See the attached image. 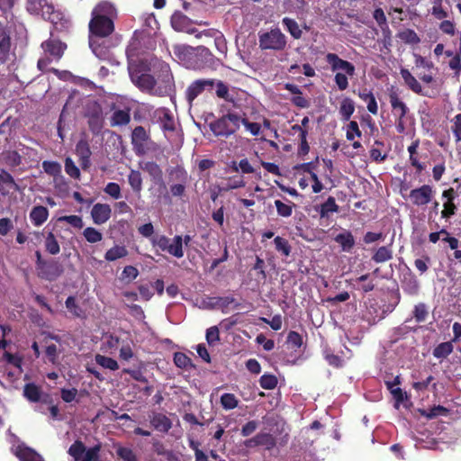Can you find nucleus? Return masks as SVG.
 <instances>
[{"label":"nucleus","instance_id":"obj_15","mask_svg":"<svg viewBox=\"0 0 461 461\" xmlns=\"http://www.w3.org/2000/svg\"><path fill=\"white\" fill-rule=\"evenodd\" d=\"M171 26L176 32L194 33L196 30L191 27V20L180 11H176L170 19Z\"/></svg>","mask_w":461,"mask_h":461},{"label":"nucleus","instance_id":"obj_63","mask_svg":"<svg viewBox=\"0 0 461 461\" xmlns=\"http://www.w3.org/2000/svg\"><path fill=\"white\" fill-rule=\"evenodd\" d=\"M448 67L454 71L456 77H459L461 74V54L456 52L455 56L449 60Z\"/></svg>","mask_w":461,"mask_h":461},{"label":"nucleus","instance_id":"obj_8","mask_svg":"<svg viewBox=\"0 0 461 461\" xmlns=\"http://www.w3.org/2000/svg\"><path fill=\"white\" fill-rule=\"evenodd\" d=\"M153 247H158L160 250L181 258L184 257V249H182V236L176 235L171 243V240L165 235H157L150 240Z\"/></svg>","mask_w":461,"mask_h":461},{"label":"nucleus","instance_id":"obj_48","mask_svg":"<svg viewBox=\"0 0 461 461\" xmlns=\"http://www.w3.org/2000/svg\"><path fill=\"white\" fill-rule=\"evenodd\" d=\"M259 384L263 389L272 390L277 385V378L274 375L264 374L259 379Z\"/></svg>","mask_w":461,"mask_h":461},{"label":"nucleus","instance_id":"obj_34","mask_svg":"<svg viewBox=\"0 0 461 461\" xmlns=\"http://www.w3.org/2000/svg\"><path fill=\"white\" fill-rule=\"evenodd\" d=\"M128 255V250L124 246H114L105 252L104 258L107 261H115Z\"/></svg>","mask_w":461,"mask_h":461},{"label":"nucleus","instance_id":"obj_35","mask_svg":"<svg viewBox=\"0 0 461 461\" xmlns=\"http://www.w3.org/2000/svg\"><path fill=\"white\" fill-rule=\"evenodd\" d=\"M41 389L33 383L26 384L23 388V395L30 402H38L41 400Z\"/></svg>","mask_w":461,"mask_h":461},{"label":"nucleus","instance_id":"obj_47","mask_svg":"<svg viewBox=\"0 0 461 461\" xmlns=\"http://www.w3.org/2000/svg\"><path fill=\"white\" fill-rule=\"evenodd\" d=\"M231 169L234 172H239L240 170L243 174H251L254 173L255 169L248 160V158L241 159L239 164H237L235 161L232 162Z\"/></svg>","mask_w":461,"mask_h":461},{"label":"nucleus","instance_id":"obj_5","mask_svg":"<svg viewBox=\"0 0 461 461\" xmlns=\"http://www.w3.org/2000/svg\"><path fill=\"white\" fill-rule=\"evenodd\" d=\"M287 45V38L279 28L258 32V46L261 50L283 51Z\"/></svg>","mask_w":461,"mask_h":461},{"label":"nucleus","instance_id":"obj_61","mask_svg":"<svg viewBox=\"0 0 461 461\" xmlns=\"http://www.w3.org/2000/svg\"><path fill=\"white\" fill-rule=\"evenodd\" d=\"M451 131L456 142L461 141V113L456 114L452 120Z\"/></svg>","mask_w":461,"mask_h":461},{"label":"nucleus","instance_id":"obj_62","mask_svg":"<svg viewBox=\"0 0 461 461\" xmlns=\"http://www.w3.org/2000/svg\"><path fill=\"white\" fill-rule=\"evenodd\" d=\"M362 133L359 130L358 123L356 121H350L348 124L346 137L348 140H353L355 136L361 137Z\"/></svg>","mask_w":461,"mask_h":461},{"label":"nucleus","instance_id":"obj_49","mask_svg":"<svg viewBox=\"0 0 461 461\" xmlns=\"http://www.w3.org/2000/svg\"><path fill=\"white\" fill-rule=\"evenodd\" d=\"M116 455L123 461H139L133 450L127 447H119L116 449Z\"/></svg>","mask_w":461,"mask_h":461},{"label":"nucleus","instance_id":"obj_53","mask_svg":"<svg viewBox=\"0 0 461 461\" xmlns=\"http://www.w3.org/2000/svg\"><path fill=\"white\" fill-rule=\"evenodd\" d=\"M22 156L16 150H11L5 155V164L11 167H18L22 164Z\"/></svg>","mask_w":461,"mask_h":461},{"label":"nucleus","instance_id":"obj_29","mask_svg":"<svg viewBox=\"0 0 461 461\" xmlns=\"http://www.w3.org/2000/svg\"><path fill=\"white\" fill-rule=\"evenodd\" d=\"M339 210V205L333 196H329L328 199L321 204L319 213L321 218H328L330 213L338 212Z\"/></svg>","mask_w":461,"mask_h":461},{"label":"nucleus","instance_id":"obj_43","mask_svg":"<svg viewBox=\"0 0 461 461\" xmlns=\"http://www.w3.org/2000/svg\"><path fill=\"white\" fill-rule=\"evenodd\" d=\"M402 288L405 293L411 295H416L420 290V284L415 276H411L409 279L402 282Z\"/></svg>","mask_w":461,"mask_h":461},{"label":"nucleus","instance_id":"obj_14","mask_svg":"<svg viewBox=\"0 0 461 461\" xmlns=\"http://www.w3.org/2000/svg\"><path fill=\"white\" fill-rule=\"evenodd\" d=\"M325 60L330 66V68L333 72L343 70L349 77H353L355 75V66L351 62L340 59L335 53H327L325 56Z\"/></svg>","mask_w":461,"mask_h":461},{"label":"nucleus","instance_id":"obj_12","mask_svg":"<svg viewBox=\"0 0 461 461\" xmlns=\"http://www.w3.org/2000/svg\"><path fill=\"white\" fill-rule=\"evenodd\" d=\"M215 86V80L210 78H201L193 81L185 90V99L192 104L195 98L204 91L212 92Z\"/></svg>","mask_w":461,"mask_h":461},{"label":"nucleus","instance_id":"obj_22","mask_svg":"<svg viewBox=\"0 0 461 461\" xmlns=\"http://www.w3.org/2000/svg\"><path fill=\"white\" fill-rule=\"evenodd\" d=\"M49 217V210L42 205L34 206L30 212V219L34 226L42 225Z\"/></svg>","mask_w":461,"mask_h":461},{"label":"nucleus","instance_id":"obj_54","mask_svg":"<svg viewBox=\"0 0 461 461\" xmlns=\"http://www.w3.org/2000/svg\"><path fill=\"white\" fill-rule=\"evenodd\" d=\"M65 171L70 177H72L74 179L80 178V176H81L80 170L76 166V164L74 163L72 158L69 157L66 158V159H65Z\"/></svg>","mask_w":461,"mask_h":461},{"label":"nucleus","instance_id":"obj_50","mask_svg":"<svg viewBox=\"0 0 461 461\" xmlns=\"http://www.w3.org/2000/svg\"><path fill=\"white\" fill-rule=\"evenodd\" d=\"M0 184L12 187L14 191H19L20 186L15 182L13 176L5 169H0Z\"/></svg>","mask_w":461,"mask_h":461},{"label":"nucleus","instance_id":"obj_21","mask_svg":"<svg viewBox=\"0 0 461 461\" xmlns=\"http://www.w3.org/2000/svg\"><path fill=\"white\" fill-rule=\"evenodd\" d=\"M400 73L405 85L408 86L410 90H411L413 93L417 95H425L421 85L415 78V77L412 76L409 69L402 68Z\"/></svg>","mask_w":461,"mask_h":461},{"label":"nucleus","instance_id":"obj_6","mask_svg":"<svg viewBox=\"0 0 461 461\" xmlns=\"http://www.w3.org/2000/svg\"><path fill=\"white\" fill-rule=\"evenodd\" d=\"M35 257L37 275L41 279L55 281L62 275L64 270L59 262L55 259H43L40 250L35 251Z\"/></svg>","mask_w":461,"mask_h":461},{"label":"nucleus","instance_id":"obj_2","mask_svg":"<svg viewBox=\"0 0 461 461\" xmlns=\"http://www.w3.org/2000/svg\"><path fill=\"white\" fill-rule=\"evenodd\" d=\"M280 438H276L273 434L268 432H259L256 436L246 439L244 441V446L248 448H254L258 447H264L266 450H272L276 445L281 447L285 446L290 438L289 433H284V425L280 429H277Z\"/></svg>","mask_w":461,"mask_h":461},{"label":"nucleus","instance_id":"obj_27","mask_svg":"<svg viewBox=\"0 0 461 461\" xmlns=\"http://www.w3.org/2000/svg\"><path fill=\"white\" fill-rule=\"evenodd\" d=\"M287 203H284L281 200L275 201V206L276 208L277 215L283 218H288L293 214L294 208L296 207V204L285 199Z\"/></svg>","mask_w":461,"mask_h":461},{"label":"nucleus","instance_id":"obj_1","mask_svg":"<svg viewBox=\"0 0 461 461\" xmlns=\"http://www.w3.org/2000/svg\"><path fill=\"white\" fill-rule=\"evenodd\" d=\"M116 18L117 9L112 2L107 0L98 2L91 12L88 23L89 46L97 57L104 54L98 40L106 38L114 32Z\"/></svg>","mask_w":461,"mask_h":461},{"label":"nucleus","instance_id":"obj_26","mask_svg":"<svg viewBox=\"0 0 461 461\" xmlns=\"http://www.w3.org/2000/svg\"><path fill=\"white\" fill-rule=\"evenodd\" d=\"M393 258V249L392 243L386 246L379 247L374 255L372 256V260L375 263H384Z\"/></svg>","mask_w":461,"mask_h":461},{"label":"nucleus","instance_id":"obj_19","mask_svg":"<svg viewBox=\"0 0 461 461\" xmlns=\"http://www.w3.org/2000/svg\"><path fill=\"white\" fill-rule=\"evenodd\" d=\"M175 173L176 174V178L181 180L183 184H175L170 186V192L173 196L181 197L184 195L185 192V182L187 180V172L182 167H176L175 168Z\"/></svg>","mask_w":461,"mask_h":461},{"label":"nucleus","instance_id":"obj_58","mask_svg":"<svg viewBox=\"0 0 461 461\" xmlns=\"http://www.w3.org/2000/svg\"><path fill=\"white\" fill-rule=\"evenodd\" d=\"M246 182L244 181L242 176H231L228 179V184L226 186L220 188V191H229L231 189H237L240 187H244Z\"/></svg>","mask_w":461,"mask_h":461},{"label":"nucleus","instance_id":"obj_17","mask_svg":"<svg viewBox=\"0 0 461 461\" xmlns=\"http://www.w3.org/2000/svg\"><path fill=\"white\" fill-rule=\"evenodd\" d=\"M27 10L31 14H41L45 20L55 11L53 5L47 0H28Z\"/></svg>","mask_w":461,"mask_h":461},{"label":"nucleus","instance_id":"obj_13","mask_svg":"<svg viewBox=\"0 0 461 461\" xmlns=\"http://www.w3.org/2000/svg\"><path fill=\"white\" fill-rule=\"evenodd\" d=\"M434 196V190L429 185H423L410 192L409 198L415 206H424L429 203Z\"/></svg>","mask_w":461,"mask_h":461},{"label":"nucleus","instance_id":"obj_55","mask_svg":"<svg viewBox=\"0 0 461 461\" xmlns=\"http://www.w3.org/2000/svg\"><path fill=\"white\" fill-rule=\"evenodd\" d=\"M457 206L455 201H445L443 203V210L441 211V218L449 219L456 213Z\"/></svg>","mask_w":461,"mask_h":461},{"label":"nucleus","instance_id":"obj_10","mask_svg":"<svg viewBox=\"0 0 461 461\" xmlns=\"http://www.w3.org/2000/svg\"><path fill=\"white\" fill-rule=\"evenodd\" d=\"M155 67L158 68V85L157 86L158 96H167L174 90L175 83L170 67L164 61H158Z\"/></svg>","mask_w":461,"mask_h":461},{"label":"nucleus","instance_id":"obj_30","mask_svg":"<svg viewBox=\"0 0 461 461\" xmlns=\"http://www.w3.org/2000/svg\"><path fill=\"white\" fill-rule=\"evenodd\" d=\"M131 114L126 110H116L111 117V126H123L130 122Z\"/></svg>","mask_w":461,"mask_h":461},{"label":"nucleus","instance_id":"obj_16","mask_svg":"<svg viewBox=\"0 0 461 461\" xmlns=\"http://www.w3.org/2000/svg\"><path fill=\"white\" fill-rule=\"evenodd\" d=\"M149 139L143 126H137L133 129L131 133V144L133 149L138 155L144 154L146 151V142Z\"/></svg>","mask_w":461,"mask_h":461},{"label":"nucleus","instance_id":"obj_36","mask_svg":"<svg viewBox=\"0 0 461 461\" xmlns=\"http://www.w3.org/2000/svg\"><path fill=\"white\" fill-rule=\"evenodd\" d=\"M275 249L277 252L281 253L282 256L288 257L291 254V245L289 241L280 236H276L274 239Z\"/></svg>","mask_w":461,"mask_h":461},{"label":"nucleus","instance_id":"obj_57","mask_svg":"<svg viewBox=\"0 0 461 461\" xmlns=\"http://www.w3.org/2000/svg\"><path fill=\"white\" fill-rule=\"evenodd\" d=\"M216 95L219 98L224 99L225 101H232V98L229 93V87L221 80H215Z\"/></svg>","mask_w":461,"mask_h":461},{"label":"nucleus","instance_id":"obj_59","mask_svg":"<svg viewBox=\"0 0 461 461\" xmlns=\"http://www.w3.org/2000/svg\"><path fill=\"white\" fill-rule=\"evenodd\" d=\"M57 221H66V222H68V224H70L71 226H73L74 228H77V229H82L83 226H84V222H83L82 217H80L78 215L60 216V217L58 218Z\"/></svg>","mask_w":461,"mask_h":461},{"label":"nucleus","instance_id":"obj_20","mask_svg":"<svg viewBox=\"0 0 461 461\" xmlns=\"http://www.w3.org/2000/svg\"><path fill=\"white\" fill-rule=\"evenodd\" d=\"M389 100L394 115L397 116V118H404L409 112V108L406 104L400 99L398 94L392 91L389 94Z\"/></svg>","mask_w":461,"mask_h":461},{"label":"nucleus","instance_id":"obj_24","mask_svg":"<svg viewBox=\"0 0 461 461\" xmlns=\"http://www.w3.org/2000/svg\"><path fill=\"white\" fill-rule=\"evenodd\" d=\"M41 234L44 235L45 250L50 255H58L60 252V246L53 230Z\"/></svg>","mask_w":461,"mask_h":461},{"label":"nucleus","instance_id":"obj_33","mask_svg":"<svg viewBox=\"0 0 461 461\" xmlns=\"http://www.w3.org/2000/svg\"><path fill=\"white\" fill-rule=\"evenodd\" d=\"M355 112V104L354 102L348 98L346 97L342 100L339 107V114L341 116V119L343 121H348Z\"/></svg>","mask_w":461,"mask_h":461},{"label":"nucleus","instance_id":"obj_38","mask_svg":"<svg viewBox=\"0 0 461 461\" xmlns=\"http://www.w3.org/2000/svg\"><path fill=\"white\" fill-rule=\"evenodd\" d=\"M128 182L135 193H140L142 189V177L139 170H131L128 176Z\"/></svg>","mask_w":461,"mask_h":461},{"label":"nucleus","instance_id":"obj_60","mask_svg":"<svg viewBox=\"0 0 461 461\" xmlns=\"http://www.w3.org/2000/svg\"><path fill=\"white\" fill-rule=\"evenodd\" d=\"M76 153L78 156V158L91 157L92 152L87 140H80L77 141L76 145Z\"/></svg>","mask_w":461,"mask_h":461},{"label":"nucleus","instance_id":"obj_52","mask_svg":"<svg viewBox=\"0 0 461 461\" xmlns=\"http://www.w3.org/2000/svg\"><path fill=\"white\" fill-rule=\"evenodd\" d=\"M67 309L75 316L77 318H80L83 316L84 312L80 308V306L77 303L76 298L74 296H68L65 302Z\"/></svg>","mask_w":461,"mask_h":461},{"label":"nucleus","instance_id":"obj_45","mask_svg":"<svg viewBox=\"0 0 461 461\" xmlns=\"http://www.w3.org/2000/svg\"><path fill=\"white\" fill-rule=\"evenodd\" d=\"M144 169L155 181L162 180L163 172L156 162H147Z\"/></svg>","mask_w":461,"mask_h":461},{"label":"nucleus","instance_id":"obj_44","mask_svg":"<svg viewBox=\"0 0 461 461\" xmlns=\"http://www.w3.org/2000/svg\"><path fill=\"white\" fill-rule=\"evenodd\" d=\"M221 404L224 410H233L238 407L239 400L233 393H226L221 396Z\"/></svg>","mask_w":461,"mask_h":461},{"label":"nucleus","instance_id":"obj_4","mask_svg":"<svg viewBox=\"0 0 461 461\" xmlns=\"http://www.w3.org/2000/svg\"><path fill=\"white\" fill-rule=\"evenodd\" d=\"M41 47L47 56L39 59L37 67L41 71H45L51 60L59 61L63 57L67 44L59 39L50 38L44 41Z\"/></svg>","mask_w":461,"mask_h":461},{"label":"nucleus","instance_id":"obj_31","mask_svg":"<svg viewBox=\"0 0 461 461\" xmlns=\"http://www.w3.org/2000/svg\"><path fill=\"white\" fill-rule=\"evenodd\" d=\"M282 23L294 39L298 40L302 38L303 32L295 20L289 17H284Z\"/></svg>","mask_w":461,"mask_h":461},{"label":"nucleus","instance_id":"obj_42","mask_svg":"<svg viewBox=\"0 0 461 461\" xmlns=\"http://www.w3.org/2000/svg\"><path fill=\"white\" fill-rule=\"evenodd\" d=\"M448 410L441 405L434 406L429 410H422L420 411V413L422 416L426 417L427 419H435L438 416H446L448 414Z\"/></svg>","mask_w":461,"mask_h":461},{"label":"nucleus","instance_id":"obj_7","mask_svg":"<svg viewBox=\"0 0 461 461\" xmlns=\"http://www.w3.org/2000/svg\"><path fill=\"white\" fill-rule=\"evenodd\" d=\"M101 449V443L86 448L82 440L77 439L68 447V454L74 461H99Z\"/></svg>","mask_w":461,"mask_h":461},{"label":"nucleus","instance_id":"obj_51","mask_svg":"<svg viewBox=\"0 0 461 461\" xmlns=\"http://www.w3.org/2000/svg\"><path fill=\"white\" fill-rule=\"evenodd\" d=\"M174 363L179 368L187 369L192 366V360L185 353L176 352L174 354Z\"/></svg>","mask_w":461,"mask_h":461},{"label":"nucleus","instance_id":"obj_37","mask_svg":"<svg viewBox=\"0 0 461 461\" xmlns=\"http://www.w3.org/2000/svg\"><path fill=\"white\" fill-rule=\"evenodd\" d=\"M397 37L407 44H418L420 41V37L412 29L399 32Z\"/></svg>","mask_w":461,"mask_h":461},{"label":"nucleus","instance_id":"obj_11","mask_svg":"<svg viewBox=\"0 0 461 461\" xmlns=\"http://www.w3.org/2000/svg\"><path fill=\"white\" fill-rule=\"evenodd\" d=\"M130 77L132 83L142 92L157 95L158 82L155 77L147 73H140L136 68L130 67Z\"/></svg>","mask_w":461,"mask_h":461},{"label":"nucleus","instance_id":"obj_9","mask_svg":"<svg viewBox=\"0 0 461 461\" xmlns=\"http://www.w3.org/2000/svg\"><path fill=\"white\" fill-rule=\"evenodd\" d=\"M85 117L87 119L89 130L98 134L104 127L103 108L97 101H89L85 107Z\"/></svg>","mask_w":461,"mask_h":461},{"label":"nucleus","instance_id":"obj_39","mask_svg":"<svg viewBox=\"0 0 461 461\" xmlns=\"http://www.w3.org/2000/svg\"><path fill=\"white\" fill-rule=\"evenodd\" d=\"M95 362L104 368L115 371L119 368L117 361L112 357L103 356L100 354L95 355Z\"/></svg>","mask_w":461,"mask_h":461},{"label":"nucleus","instance_id":"obj_56","mask_svg":"<svg viewBox=\"0 0 461 461\" xmlns=\"http://www.w3.org/2000/svg\"><path fill=\"white\" fill-rule=\"evenodd\" d=\"M213 299L215 300L213 306L221 309V311L223 313H227L228 312L227 309H228L229 305L235 302V299L233 296L215 297Z\"/></svg>","mask_w":461,"mask_h":461},{"label":"nucleus","instance_id":"obj_23","mask_svg":"<svg viewBox=\"0 0 461 461\" xmlns=\"http://www.w3.org/2000/svg\"><path fill=\"white\" fill-rule=\"evenodd\" d=\"M334 240L339 244L341 249L345 252H349L355 246V239L349 230H344L339 233Z\"/></svg>","mask_w":461,"mask_h":461},{"label":"nucleus","instance_id":"obj_32","mask_svg":"<svg viewBox=\"0 0 461 461\" xmlns=\"http://www.w3.org/2000/svg\"><path fill=\"white\" fill-rule=\"evenodd\" d=\"M451 341L442 342L436 346L433 349V356L437 358H447L454 350V347Z\"/></svg>","mask_w":461,"mask_h":461},{"label":"nucleus","instance_id":"obj_46","mask_svg":"<svg viewBox=\"0 0 461 461\" xmlns=\"http://www.w3.org/2000/svg\"><path fill=\"white\" fill-rule=\"evenodd\" d=\"M83 235L89 243H96L103 239L102 232L93 227H86L83 231Z\"/></svg>","mask_w":461,"mask_h":461},{"label":"nucleus","instance_id":"obj_28","mask_svg":"<svg viewBox=\"0 0 461 461\" xmlns=\"http://www.w3.org/2000/svg\"><path fill=\"white\" fill-rule=\"evenodd\" d=\"M16 454L21 461H44L41 455L28 447H19Z\"/></svg>","mask_w":461,"mask_h":461},{"label":"nucleus","instance_id":"obj_64","mask_svg":"<svg viewBox=\"0 0 461 461\" xmlns=\"http://www.w3.org/2000/svg\"><path fill=\"white\" fill-rule=\"evenodd\" d=\"M104 191L113 199H119L121 197V187L117 183L109 182Z\"/></svg>","mask_w":461,"mask_h":461},{"label":"nucleus","instance_id":"obj_18","mask_svg":"<svg viewBox=\"0 0 461 461\" xmlns=\"http://www.w3.org/2000/svg\"><path fill=\"white\" fill-rule=\"evenodd\" d=\"M112 214V209L107 203H95L91 210V217L93 221L101 225L106 222Z\"/></svg>","mask_w":461,"mask_h":461},{"label":"nucleus","instance_id":"obj_3","mask_svg":"<svg viewBox=\"0 0 461 461\" xmlns=\"http://www.w3.org/2000/svg\"><path fill=\"white\" fill-rule=\"evenodd\" d=\"M241 117L235 113L225 115L209 123V128L218 138H229L234 134L240 126Z\"/></svg>","mask_w":461,"mask_h":461},{"label":"nucleus","instance_id":"obj_40","mask_svg":"<svg viewBox=\"0 0 461 461\" xmlns=\"http://www.w3.org/2000/svg\"><path fill=\"white\" fill-rule=\"evenodd\" d=\"M412 316L418 323L424 322L429 316V308L424 303L414 306Z\"/></svg>","mask_w":461,"mask_h":461},{"label":"nucleus","instance_id":"obj_25","mask_svg":"<svg viewBox=\"0 0 461 461\" xmlns=\"http://www.w3.org/2000/svg\"><path fill=\"white\" fill-rule=\"evenodd\" d=\"M151 425L159 431L167 432L172 426L171 420L162 413L155 414L150 420Z\"/></svg>","mask_w":461,"mask_h":461},{"label":"nucleus","instance_id":"obj_41","mask_svg":"<svg viewBox=\"0 0 461 461\" xmlns=\"http://www.w3.org/2000/svg\"><path fill=\"white\" fill-rule=\"evenodd\" d=\"M41 166L44 172L50 176L56 177L61 174V165L57 161L44 160Z\"/></svg>","mask_w":461,"mask_h":461}]
</instances>
